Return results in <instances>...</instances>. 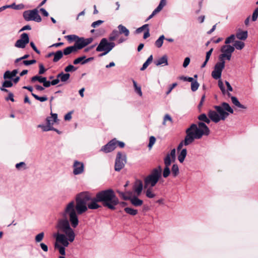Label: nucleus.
Masks as SVG:
<instances>
[{"mask_svg":"<svg viewBox=\"0 0 258 258\" xmlns=\"http://www.w3.org/2000/svg\"><path fill=\"white\" fill-rule=\"evenodd\" d=\"M14 77L12 74H11V71H7L4 74V79H11Z\"/></svg>","mask_w":258,"mask_h":258,"instance_id":"864d4df0","label":"nucleus"},{"mask_svg":"<svg viewBox=\"0 0 258 258\" xmlns=\"http://www.w3.org/2000/svg\"><path fill=\"white\" fill-rule=\"evenodd\" d=\"M162 169L160 166L154 168L151 173L144 178V187H153L159 181L161 176Z\"/></svg>","mask_w":258,"mask_h":258,"instance_id":"39448f33","label":"nucleus"},{"mask_svg":"<svg viewBox=\"0 0 258 258\" xmlns=\"http://www.w3.org/2000/svg\"><path fill=\"white\" fill-rule=\"evenodd\" d=\"M37 127L38 128H41L43 132H47L53 129V126H50L47 124H46V125H44L43 124H39L38 125Z\"/></svg>","mask_w":258,"mask_h":258,"instance_id":"cd10ccee","label":"nucleus"},{"mask_svg":"<svg viewBox=\"0 0 258 258\" xmlns=\"http://www.w3.org/2000/svg\"><path fill=\"white\" fill-rule=\"evenodd\" d=\"M129 200H130L131 203L135 206H137V207L140 206L143 203V202L142 200L139 199V198H138L136 197H134L132 198H130Z\"/></svg>","mask_w":258,"mask_h":258,"instance_id":"aec40b11","label":"nucleus"},{"mask_svg":"<svg viewBox=\"0 0 258 258\" xmlns=\"http://www.w3.org/2000/svg\"><path fill=\"white\" fill-rule=\"evenodd\" d=\"M166 5V0H161L158 7L155 9L158 12H160Z\"/></svg>","mask_w":258,"mask_h":258,"instance_id":"a19ab883","label":"nucleus"},{"mask_svg":"<svg viewBox=\"0 0 258 258\" xmlns=\"http://www.w3.org/2000/svg\"><path fill=\"white\" fill-rule=\"evenodd\" d=\"M186 135L185 137L184 140L181 141L178 145L177 147V150H180L183 147V145L187 146L190 144H191L195 140L194 138L191 136V134L190 133L186 132Z\"/></svg>","mask_w":258,"mask_h":258,"instance_id":"ddd939ff","label":"nucleus"},{"mask_svg":"<svg viewBox=\"0 0 258 258\" xmlns=\"http://www.w3.org/2000/svg\"><path fill=\"white\" fill-rule=\"evenodd\" d=\"M167 121H169L171 123H173V119H172V117H171V116L169 114H166L164 115L162 124L164 126L166 125Z\"/></svg>","mask_w":258,"mask_h":258,"instance_id":"f704fd0d","label":"nucleus"},{"mask_svg":"<svg viewBox=\"0 0 258 258\" xmlns=\"http://www.w3.org/2000/svg\"><path fill=\"white\" fill-rule=\"evenodd\" d=\"M70 77V75L69 74H64L63 72H61L57 75V78H59V81L63 82L68 81Z\"/></svg>","mask_w":258,"mask_h":258,"instance_id":"412c9836","label":"nucleus"},{"mask_svg":"<svg viewBox=\"0 0 258 258\" xmlns=\"http://www.w3.org/2000/svg\"><path fill=\"white\" fill-rule=\"evenodd\" d=\"M57 120V114L56 113H51V116L47 117L46 119V124L52 126Z\"/></svg>","mask_w":258,"mask_h":258,"instance_id":"a211bd4d","label":"nucleus"},{"mask_svg":"<svg viewBox=\"0 0 258 258\" xmlns=\"http://www.w3.org/2000/svg\"><path fill=\"white\" fill-rule=\"evenodd\" d=\"M83 194H86L90 197V200H88L86 203V206L88 207V205L91 203L93 199L97 198V196L104 198L105 202L97 201V204L100 206L97 209L101 208V206L98 203H101L104 207L107 208L111 210H114L116 209V207L119 204L122 207H124L127 205L126 203L124 202H120L119 199L116 196L114 190L111 188L106 189L105 190H102L96 193L95 197H92L91 194L88 191H84L80 192L78 194L76 198H77L79 195Z\"/></svg>","mask_w":258,"mask_h":258,"instance_id":"f03ea898","label":"nucleus"},{"mask_svg":"<svg viewBox=\"0 0 258 258\" xmlns=\"http://www.w3.org/2000/svg\"><path fill=\"white\" fill-rule=\"evenodd\" d=\"M119 33L118 31L116 30H114L112 31L111 33L110 34L108 39L110 41H114L116 39V38L118 36Z\"/></svg>","mask_w":258,"mask_h":258,"instance_id":"c756f323","label":"nucleus"},{"mask_svg":"<svg viewBox=\"0 0 258 258\" xmlns=\"http://www.w3.org/2000/svg\"><path fill=\"white\" fill-rule=\"evenodd\" d=\"M187 155V150L186 149H183L181 150L180 153L178 155V160L180 162V163H182L186 156Z\"/></svg>","mask_w":258,"mask_h":258,"instance_id":"5701e85b","label":"nucleus"},{"mask_svg":"<svg viewBox=\"0 0 258 258\" xmlns=\"http://www.w3.org/2000/svg\"><path fill=\"white\" fill-rule=\"evenodd\" d=\"M143 183L141 180H139L136 181L133 187L134 191L139 196L143 190Z\"/></svg>","mask_w":258,"mask_h":258,"instance_id":"dca6fc26","label":"nucleus"},{"mask_svg":"<svg viewBox=\"0 0 258 258\" xmlns=\"http://www.w3.org/2000/svg\"><path fill=\"white\" fill-rule=\"evenodd\" d=\"M234 51V47L230 45H225L222 46L221 51L222 53L219 56V60L225 61V59L230 60L232 53Z\"/></svg>","mask_w":258,"mask_h":258,"instance_id":"0eeeda50","label":"nucleus"},{"mask_svg":"<svg viewBox=\"0 0 258 258\" xmlns=\"http://www.w3.org/2000/svg\"><path fill=\"white\" fill-rule=\"evenodd\" d=\"M29 56V54H25L24 56L16 59L14 61V64L16 67H21V63H19L20 61L27 58Z\"/></svg>","mask_w":258,"mask_h":258,"instance_id":"c85d7f7f","label":"nucleus"},{"mask_svg":"<svg viewBox=\"0 0 258 258\" xmlns=\"http://www.w3.org/2000/svg\"><path fill=\"white\" fill-rule=\"evenodd\" d=\"M83 40L86 46L87 45H89L93 42V38L92 37H90L88 38H85L83 37Z\"/></svg>","mask_w":258,"mask_h":258,"instance_id":"13d9d810","label":"nucleus"},{"mask_svg":"<svg viewBox=\"0 0 258 258\" xmlns=\"http://www.w3.org/2000/svg\"><path fill=\"white\" fill-rule=\"evenodd\" d=\"M225 66V61L219 60L214 67V70L212 72V77L216 80L220 79L222 72Z\"/></svg>","mask_w":258,"mask_h":258,"instance_id":"9d476101","label":"nucleus"},{"mask_svg":"<svg viewBox=\"0 0 258 258\" xmlns=\"http://www.w3.org/2000/svg\"><path fill=\"white\" fill-rule=\"evenodd\" d=\"M85 58H86V56L85 55L82 56L81 57H78L77 58L75 59L74 60L73 63L74 64H77L80 63H81L82 64V62H83Z\"/></svg>","mask_w":258,"mask_h":258,"instance_id":"09e8293b","label":"nucleus"},{"mask_svg":"<svg viewBox=\"0 0 258 258\" xmlns=\"http://www.w3.org/2000/svg\"><path fill=\"white\" fill-rule=\"evenodd\" d=\"M124 211L132 216H135L137 214L138 210L136 209H134L129 207H126L124 209Z\"/></svg>","mask_w":258,"mask_h":258,"instance_id":"473e14b6","label":"nucleus"},{"mask_svg":"<svg viewBox=\"0 0 258 258\" xmlns=\"http://www.w3.org/2000/svg\"><path fill=\"white\" fill-rule=\"evenodd\" d=\"M170 172L171 171L169 168V166H165L163 171V176L164 178L167 177L169 175Z\"/></svg>","mask_w":258,"mask_h":258,"instance_id":"79ce46f5","label":"nucleus"},{"mask_svg":"<svg viewBox=\"0 0 258 258\" xmlns=\"http://www.w3.org/2000/svg\"><path fill=\"white\" fill-rule=\"evenodd\" d=\"M103 21L102 20H98L95 22H94L92 23L91 26L93 28H96L100 25H101L103 23Z\"/></svg>","mask_w":258,"mask_h":258,"instance_id":"052dcab7","label":"nucleus"},{"mask_svg":"<svg viewBox=\"0 0 258 258\" xmlns=\"http://www.w3.org/2000/svg\"><path fill=\"white\" fill-rule=\"evenodd\" d=\"M152 187H148L146 191V196L147 198L152 199L155 197L156 194L152 191Z\"/></svg>","mask_w":258,"mask_h":258,"instance_id":"2f4dec72","label":"nucleus"},{"mask_svg":"<svg viewBox=\"0 0 258 258\" xmlns=\"http://www.w3.org/2000/svg\"><path fill=\"white\" fill-rule=\"evenodd\" d=\"M115 46L113 42H109L106 38H102L96 48V51L103 52L99 55L100 56L105 55L108 53Z\"/></svg>","mask_w":258,"mask_h":258,"instance_id":"423d86ee","label":"nucleus"},{"mask_svg":"<svg viewBox=\"0 0 258 258\" xmlns=\"http://www.w3.org/2000/svg\"><path fill=\"white\" fill-rule=\"evenodd\" d=\"M116 192L119 194L120 197L124 200H127L130 199V197L126 196L125 193L118 190L116 191Z\"/></svg>","mask_w":258,"mask_h":258,"instance_id":"6e6d98bb","label":"nucleus"},{"mask_svg":"<svg viewBox=\"0 0 258 258\" xmlns=\"http://www.w3.org/2000/svg\"><path fill=\"white\" fill-rule=\"evenodd\" d=\"M189 62H190L189 57H187L185 58L183 63V67L184 68L187 67L188 66V65L189 64Z\"/></svg>","mask_w":258,"mask_h":258,"instance_id":"69168bd1","label":"nucleus"},{"mask_svg":"<svg viewBox=\"0 0 258 258\" xmlns=\"http://www.w3.org/2000/svg\"><path fill=\"white\" fill-rule=\"evenodd\" d=\"M36 62V61L35 59H32V60H24L22 62H19V63H21V66L22 64H24L25 66H29V65H31V64L35 63Z\"/></svg>","mask_w":258,"mask_h":258,"instance_id":"49530a36","label":"nucleus"},{"mask_svg":"<svg viewBox=\"0 0 258 258\" xmlns=\"http://www.w3.org/2000/svg\"><path fill=\"white\" fill-rule=\"evenodd\" d=\"M118 28L119 30V34H123L126 37L129 35L130 31L125 26L122 25H119Z\"/></svg>","mask_w":258,"mask_h":258,"instance_id":"4be33fe9","label":"nucleus"},{"mask_svg":"<svg viewBox=\"0 0 258 258\" xmlns=\"http://www.w3.org/2000/svg\"><path fill=\"white\" fill-rule=\"evenodd\" d=\"M73 173L74 175H79L82 173L84 170V164L78 161H75L73 164Z\"/></svg>","mask_w":258,"mask_h":258,"instance_id":"2eb2a0df","label":"nucleus"},{"mask_svg":"<svg viewBox=\"0 0 258 258\" xmlns=\"http://www.w3.org/2000/svg\"><path fill=\"white\" fill-rule=\"evenodd\" d=\"M29 42L28 34L26 33H23L20 35V39L16 41L15 46L17 48H24Z\"/></svg>","mask_w":258,"mask_h":258,"instance_id":"9b49d317","label":"nucleus"},{"mask_svg":"<svg viewBox=\"0 0 258 258\" xmlns=\"http://www.w3.org/2000/svg\"><path fill=\"white\" fill-rule=\"evenodd\" d=\"M16 168L18 170H22L26 169V165L25 162H21L16 164Z\"/></svg>","mask_w":258,"mask_h":258,"instance_id":"a18cd8bd","label":"nucleus"},{"mask_svg":"<svg viewBox=\"0 0 258 258\" xmlns=\"http://www.w3.org/2000/svg\"><path fill=\"white\" fill-rule=\"evenodd\" d=\"M32 95L34 97L35 99L40 101V102H44L47 100V97L46 96L39 97L33 93H32Z\"/></svg>","mask_w":258,"mask_h":258,"instance_id":"37998d69","label":"nucleus"},{"mask_svg":"<svg viewBox=\"0 0 258 258\" xmlns=\"http://www.w3.org/2000/svg\"><path fill=\"white\" fill-rule=\"evenodd\" d=\"M153 60V56L151 55L147 60L144 63L142 67L140 69L141 71L145 70L149 65V64L152 62Z\"/></svg>","mask_w":258,"mask_h":258,"instance_id":"7c9ffc66","label":"nucleus"},{"mask_svg":"<svg viewBox=\"0 0 258 258\" xmlns=\"http://www.w3.org/2000/svg\"><path fill=\"white\" fill-rule=\"evenodd\" d=\"M117 141L114 138L109 141L107 144L102 147L100 151L105 153L113 151L116 147Z\"/></svg>","mask_w":258,"mask_h":258,"instance_id":"f8f14e48","label":"nucleus"},{"mask_svg":"<svg viewBox=\"0 0 258 258\" xmlns=\"http://www.w3.org/2000/svg\"><path fill=\"white\" fill-rule=\"evenodd\" d=\"M147 29H149V25L148 24H145L143 25L142 27L138 28L136 30V32L137 33H141L144 29L146 30H147Z\"/></svg>","mask_w":258,"mask_h":258,"instance_id":"8fccbe9b","label":"nucleus"},{"mask_svg":"<svg viewBox=\"0 0 258 258\" xmlns=\"http://www.w3.org/2000/svg\"><path fill=\"white\" fill-rule=\"evenodd\" d=\"M104 199L98 196L87 207L86 202L90 200V197L86 194H83L76 198V203L74 201H72L66 205L63 211L60 213L62 218L58 219L55 226L57 230L55 235L56 241L60 243L62 246L55 243L54 247L58 249L61 255L66 254L65 247H68L69 242H73L75 238L76 235L70 226V223L73 228L77 227L79 224L78 214L81 215L88 209L96 210L100 207L96 202H105Z\"/></svg>","mask_w":258,"mask_h":258,"instance_id":"f257e3e1","label":"nucleus"},{"mask_svg":"<svg viewBox=\"0 0 258 258\" xmlns=\"http://www.w3.org/2000/svg\"><path fill=\"white\" fill-rule=\"evenodd\" d=\"M235 39V35L234 34L231 35L229 37H227L225 41V44H228L233 42Z\"/></svg>","mask_w":258,"mask_h":258,"instance_id":"5fc2aeb1","label":"nucleus"},{"mask_svg":"<svg viewBox=\"0 0 258 258\" xmlns=\"http://www.w3.org/2000/svg\"><path fill=\"white\" fill-rule=\"evenodd\" d=\"M213 51V48H212L208 52H207L206 55V59H205L206 60V61H209Z\"/></svg>","mask_w":258,"mask_h":258,"instance_id":"e2e57ef3","label":"nucleus"},{"mask_svg":"<svg viewBox=\"0 0 258 258\" xmlns=\"http://www.w3.org/2000/svg\"><path fill=\"white\" fill-rule=\"evenodd\" d=\"M44 236V232H42L39 234H38L35 238V240L36 242H39L42 240Z\"/></svg>","mask_w":258,"mask_h":258,"instance_id":"c03bdc74","label":"nucleus"},{"mask_svg":"<svg viewBox=\"0 0 258 258\" xmlns=\"http://www.w3.org/2000/svg\"><path fill=\"white\" fill-rule=\"evenodd\" d=\"M231 101H232V102L233 104H234L236 106L239 107V108H243V109H246V107L244 105L241 104L239 101H238V100L237 99V98L235 97V96H232L231 97Z\"/></svg>","mask_w":258,"mask_h":258,"instance_id":"393cba45","label":"nucleus"},{"mask_svg":"<svg viewBox=\"0 0 258 258\" xmlns=\"http://www.w3.org/2000/svg\"><path fill=\"white\" fill-rule=\"evenodd\" d=\"M244 46V43L240 41H236L234 44V48H236L238 50L242 49Z\"/></svg>","mask_w":258,"mask_h":258,"instance_id":"c9c22d12","label":"nucleus"},{"mask_svg":"<svg viewBox=\"0 0 258 258\" xmlns=\"http://www.w3.org/2000/svg\"><path fill=\"white\" fill-rule=\"evenodd\" d=\"M171 172L174 177H176L179 174V171L177 164H174L172 165Z\"/></svg>","mask_w":258,"mask_h":258,"instance_id":"a878e982","label":"nucleus"},{"mask_svg":"<svg viewBox=\"0 0 258 258\" xmlns=\"http://www.w3.org/2000/svg\"><path fill=\"white\" fill-rule=\"evenodd\" d=\"M13 85L12 81L8 80L5 81L2 84L3 87L6 88H10L13 86Z\"/></svg>","mask_w":258,"mask_h":258,"instance_id":"3c124183","label":"nucleus"},{"mask_svg":"<svg viewBox=\"0 0 258 258\" xmlns=\"http://www.w3.org/2000/svg\"><path fill=\"white\" fill-rule=\"evenodd\" d=\"M126 162V156L125 154H122L120 152H118L117 153L115 162L114 169L116 171H119L122 169Z\"/></svg>","mask_w":258,"mask_h":258,"instance_id":"1a4fd4ad","label":"nucleus"},{"mask_svg":"<svg viewBox=\"0 0 258 258\" xmlns=\"http://www.w3.org/2000/svg\"><path fill=\"white\" fill-rule=\"evenodd\" d=\"M76 51H77V49L75 45H74L73 46H69L64 48L62 52L64 55H67Z\"/></svg>","mask_w":258,"mask_h":258,"instance_id":"6ab92c4d","label":"nucleus"},{"mask_svg":"<svg viewBox=\"0 0 258 258\" xmlns=\"http://www.w3.org/2000/svg\"><path fill=\"white\" fill-rule=\"evenodd\" d=\"M185 132L190 133L195 139H200L203 135H209L210 131L205 122H199L198 125L195 123L192 124L186 129Z\"/></svg>","mask_w":258,"mask_h":258,"instance_id":"20e7f679","label":"nucleus"},{"mask_svg":"<svg viewBox=\"0 0 258 258\" xmlns=\"http://www.w3.org/2000/svg\"><path fill=\"white\" fill-rule=\"evenodd\" d=\"M191 89L193 92L197 91L199 87V84L196 80H193L192 82H191Z\"/></svg>","mask_w":258,"mask_h":258,"instance_id":"ea45409f","label":"nucleus"},{"mask_svg":"<svg viewBox=\"0 0 258 258\" xmlns=\"http://www.w3.org/2000/svg\"><path fill=\"white\" fill-rule=\"evenodd\" d=\"M23 16L24 19L27 21H34L37 22H40L42 20L36 9L25 11Z\"/></svg>","mask_w":258,"mask_h":258,"instance_id":"6e6552de","label":"nucleus"},{"mask_svg":"<svg viewBox=\"0 0 258 258\" xmlns=\"http://www.w3.org/2000/svg\"><path fill=\"white\" fill-rule=\"evenodd\" d=\"M258 17V11L254 10L252 16V20L255 21L256 20Z\"/></svg>","mask_w":258,"mask_h":258,"instance_id":"774afa93","label":"nucleus"},{"mask_svg":"<svg viewBox=\"0 0 258 258\" xmlns=\"http://www.w3.org/2000/svg\"><path fill=\"white\" fill-rule=\"evenodd\" d=\"M77 70V68L72 64H69L64 69V71L66 72H74Z\"/></svg>","mask_w":258,"mask_h":258,"instance_id":"de8ad7c7","label":"nucleus"},{"mask_svg":"<svg viewBox=\"0 0 258 258\" xmlns=\"http://www.w3.org/2000/svg\"><path fill=\"white\" fill-rule=\"evenodd\" d=\"M8 6L9 8H12L15 10H21L24 8V5L22 4L16 5L15 3H13Z\"/></svg>","mask_w":258,"mask_h":258,"instance_id":"58836bf2","label":"nucleus"},{"mask_svg":"<svg viewBox=\"0 0 258 258\" xmlns=\"http://www.w3.org/2000/svg\"><path fill=\"white\" fill-rule=\"evenodd\" d=\"M236 37L240 40H244L247 37V32L246 31H244L238 32L236 34Z\"/></svg>","mask_w":258,"mask_h":258,"instance_id":"bb28decb","label":"nucleus"},{"mask_svg":"<svg viewBox=\"0 0 258 258\" xmlns=\"http://www.w3.org/2000/svg\"><path fill=\"white\" fill-rule=\"evenodd\" d=\"M45 78V77L39 76H35L31 78V81L32 82H35V81H38L40 83H42L44 81Z\"/></svg>","mask_w":258,"mask_h":258,"instance_id":"e433bc0d","label":"nucleus"},{"mask_svg":"<svg viewBox=\"0 0 258 258\" xmlns=\"http://www.w3.org/2000/svg\"><path fill=\"white\" fill-rule=\"evenodd\" d=\"M180 79L183 80L184 81H187L189 82H192L194 78L191 77L181 76L180 77Z\"/></svg>","mask_w":258,"mask_h":258,"instance_id":"680f3d73","label":"nucleus"},{"mask_svg":"<svg viewBox=\"0 0 258 258\" xmlns=\"http://www.w3.org/2000/svg\"><path fill=\"white\" fill-rule=\"evenodd\" d=\"M7 101L11 100L12 102L14 101V95L12 92H9V95L6 98Z\"/></svg>","mask_w":258,"mask_h":258,"instance_id":"338daca9","label":"nucleus"},{"mask_svg":"<svg viewBox=\"0 0 258 258\" xmlns=\"http://www.w3.org/2000/svg\"><path fill=\"white\" fill-rule=\"evenodd\" d=\"M63 53L61 50H57L55 52H54V58L53 61L56 62L59 61L62 57Z\"/></svg>","mask_w":258,"mask_h":258,"instance_id":"b1692460","label":"nucleus"},{"mask_svg":"<svg viewBox=\"0 0 258 258\" xmlns=\"http://www.w3.org/2000/svg\"><path fill=\"white\" fill-rule=\"evenodd\" d=\"M218 86L220 88V89L221 91H222V92L223 93V94H225L226 92V90H225L224 84L221 80H219L218 81Z\"/></svg>","mask_w":258,"mask_h":258,"instance_id":"4d7b16f0","label":"nucleus"},{"mask_svg":"<svg viewBox=\"0 0 258 258\" xmlns=\"http://www.w3.org/2000/svg\"><path fill=\"white\" fill-rule=\"evenodd\" d=\"M172 161H173L172 160L171 157H170L169 155H166L164 159L165 166H169L171 165Z\"/></svg>","mask_w":258,"mask_h":258,"instance_id":"4c0bfd02","label":"nucleus"},{"mask_svg":"<svg viewBox=\"0 0 258 258\" xmlns=\"http://www.w3.org/2000/svg\"><path fill=\"white\" fill-rule=\"evenodd\" d=\"M164 39L165 37L163 35L160 36L159 38L155 41V45L158 48H160L163 45V40Z\"/></svg>","mask_w":258,"mask_h":258,"instance_id":"72a5a7b5","label":"nucleus"},{"mask_svg":"<svg viewBox=\"0 0 258 258\" xmlns=\"http://www.w3.org/2000/svg\"><path fill=\"white\" fill-rule=\"evenodd\" d=\"M167 155H169L170 157H171L173 161H174L176 157V150L175 149H173L171 150L170 153L167 154Z\"/></svg>","mask_w":258,"mask_h":258,"instance_id":"bf43d9fd","label":"nucleus"},{"mask_svg":"<svg viewBox=\"0 0 258 258\" xmlns=\"http://www.w3.org/2000/svg\"><path fill=\"white\" fill-rule=\"evenodd\" d=\"M214 108L215 110H209L208 117L205 113H202L198 116V119L207 123H209L211 120L217 123L221 120H225L228 116L229 113H233L234 111L229 104L226 102H223L220 105H215Z\"/></svg>","mask_w":258,"mask_h":258,"instance_id":"7ed1b4c3","label":"nucleus"},{"mask_svg":"<svg viewBox=\"0 0 258 258\" xmlns=\"http://www.w3.org/2000/svg\"><path fill=\"white\" fill-rule=\"evenodd\" d=\"M156 142V138L154 136H151L149 139V143L148 144V147L151 149L153 147V145Z\"/></svg>","mask_w":258,"mask_h":258,"instance_id":"603ef678","label":"nucleus"},{"mask_svg":"<svg viewBox=\"0 0 258 258\" xmlns=\"http://www.w3.org/2000/svg\"><path fill=\"white\" fill-rule=\"evenodd\" d=\"M68 39H71L72 37H74L76 41L75 43V46L76 47L77 50L82 49L86 46L83 40V37H79V36L75 35H70L66 36Z\"/></svg>","mask_w":258,"mask_h":258,"instance_id":"4468645a","label":"nucleus"},{"mask_svg":"<svg viewBox=\"0 0 258 258\" xmlns=\"http://www.w3.org/2000/svg\"><path fill=\"white\" fill-rule=\"evenodd\" d=\"M154 63L157 66H164L168 65V58L166 55H163L158 60L154 61Z\"/></svg>","mask_w":258,"mask_h":258,"instance_id":"f3484780","label":"nucleus"},{"mask_svg":"<svg viewBox=\"0 0 258 258\" xmlns=\"http://www.w3.org/2000/svg\"><path fill=\"white\" fill-rule=\"evenodd\" d=\"M30 46H31V47L33 48V49L37 53V54H40V51L37 48V47H36L34 43L33 42H31L30 43Z\"/></svg>","mask_w":258,"mask_h":258,"instance_id":"0e129e2a","label":"nucleus"}]
</instances>
